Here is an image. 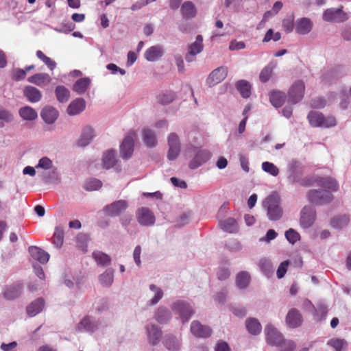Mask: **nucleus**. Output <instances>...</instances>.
<instances>
[{
  "label": "nucleus",
  "mask_w": 351,
  "mask_h": 351,
  "mask_svg": "<svg viewBox=\"0 0 351 351\" xmlns=\"http://www.w3.org/2000/svg\"><path fill=\"white\" fill-rule=\"evenodd\" d=\"M267 210V216L271 221H277L282 216V209L280 205V198L276 194L267 196L263 202Z\"/></svg>",
  "instance_id": "obj_1"
},
{
  "label": "nucleus",
  "mask_w": 351,
  "mask_h": 351,
  "mask_svg": "<svg viewBox=\"0 0 351 351\" xmlns=\"http://www.w3.org/2000/svg\"><path fill=\"white\" fill-rule=\"evenodd\" d=\"M308 119L313 127L330 128L337 124L335 117H324L322 113L318 112H311L308 115Z\"/></svg>",
  "instance_id": "obj_2"
},
{
  "label": "nucleus",
  "mask_w": 351,
  "mask_h": 351,
  "mask_svg": "<svg viewBox=\"0 0 351 351\" xmlns=\"http://www.w3.org/2000/svg\"><path fill=\"white\" fill-rule=\"evenodd\" d=\"M306 196L309 202L317 205L328 204L334 197L330 191L315 189L308 191Z\"/></svg>",
  "instance_id": "obj_3"
},
{
  "label": "nucleus",
  "mask_w": 351,
  "mask_h": 351,
  "mask_svg": "<svg viewBox=\"0 0 351 351\" xmlns=\"http://www.w3.org/2000/svg\"><path fill=\"white\" fill-rule=\"evenodd\" d=\"M169 150L167 158L169 160H176L180 153V141L179 136L175 132H171L167 137Z\"/></svg>",
  "instance_id": "obj_4"
},
{
  "label": "nucleus",
  "mask_w": 351,
  "mask_h": 351,
  "mask_svg": "<svg viewBox=\"0 0 351 351\" xmlns=\"http://www.w3.org/2000/svg\"><path fill=\"white\" fill-rule=\"evenodd\" d=\"M171 308L175 313L179 315L183 322H187L194 313L189 304L180 300L173 302Z\"/></svg>",
  "instance_id": "obj_5"
},
{
  "label": "nucleus",
  "mask_w": 351,
  "mask_h": 351,
  "mask_svg": "<svg viewBox=\"0 0 351 351\" xmlns=\"http://www.w3.org/2000/svg\"><path fill=\"white\" fill-rule=\"evenodd\" d=\"M136 220L143 226H152L156 221V217L151 210L147 207L138 208L136 213Z\"/></svg>",
  "instance_id": "obj_6"
},
{
  "label": "nucleus",
  "mask_w": 351,
  "mask_h": 351,
  "mask_svg": "<svg viewBox=\"0 0 351 351\" xmlns=\"http://www.w3.org/2000/svg\"><path fill=\"white\" fill-rule=\"evenodd\" d=\"M136 137L134 132H130L123 140L120 145V155L123 159H128L133 154L134 138Z\"/></svg>",
  "instance_id": "obj_7"
},
{
  "label": "nucleus",
  "mask_w": 351,
  "mask_h": 351,
  "mask_svg": "<svg viewBox=\"0 0 351 351\" xmlns=\"http://www.w3.org/2000/svg\"><path fill=\"white\" fill-rule=\"evenodd\" d=\"M204 49L203 37L197 35L195 42L191 43L188 47V51L185 55V60L188 62L195 60V56L200 53Z\"/></svg>",
  "instance_id": "obj_8"
},
{
  "label": "nucleus",
  "mask_w": 351,
  "mask_h": 351,
  "mask_svg": "<svg viewBox=\"0 0 351 351\" xmlns=\"http://www.w3.org/2000/svg\"><path fill=\"white\" fill-rule=\"evenodd\" d=\"M348 18V14L340 8H330L323 14V19L328 22L341 23L346 21Z\"/></svg>",
  "instance_id": "obj_9"
},
{
  "label": "nucleus",
  "mask_w": 351,
  "mask_h": 351,
  "mask_svg": "<svg viewBox=\"0 0 351 351\" xmlns=\"http://www.w3.org/2000/svg\"><path fill=\"white\" fill-rule=\"evenodd\" d=\"M305 90L304 83L301 80L295 82L289 90V99L295 104L300 101L304 97Z\"/></svg>",
  "instance_id": "obj_10"
},
{
  "label": "nucleus",
  "mask_w": 351,
  "mask_h": 351,
  "mask_svg": "<svg viewBox=\"0 0 351 351\" xmlns=\"http://www.w3.org/2000/svg\"><path fill=\"white\" fill-rule=\"evenodd\" d=\"M128 207V201L120 199L107 205L104 210L108 215L110 217H117L125 211Z\"/></svg>",
  "instance_id": "obj_11"
},
{
  "label": "nucleus",
  "mask_w": 351,
  "mask_h": 351,
  "mask_svg": "<svg viewBox=\"0 0 351 351\" xmlns=\"http://www.w3.org/2000/svg\"><path fill=\"white\" fill-rule=\"evenodd\" d=\"M315 210L311 206H304L300 213V225L304 228H310L315 222Z\"/></svg>",
  "instance_id": "obj_12"
},
{
  "label": "nucleus",
  "mask_w": 351,
  "mask_h": 351,
  "mask_svg": "<svg viewBox=\"0 0 351 351\" xmlns=\"http://www.w3.org/2000/svg\"><path fill=\"white\" fill-rule=\"evenodd\" d=\"M228 75V68L226 66H220L213 70L208 78L206 83L209 86H213L222 82Z\"/></svg>",
  "instance_id": "obj_13"
},
{
  "label": "nucleus",
  "mask_w": 351,
  "mask_h": 351,
  "mask_svg": "<svg viewBox=\"0 0 351 351\" xmlns=\"http://www.w3.org/2000/svg\"><path fill=\"white\" fill-rule=\"evenodd\" d=\"M265 334L267 343L276 346L279 345L282 341V334L271 324H267L265 328Z\"/></svg>",
  "instance_id": "obj_14"
},
{
  "label": "nucleus",
  "mask_w": 351,
  "mask_h": 351,
  "mask_svg": "<svg viewBox=\"0 0 351 351\" xmlns=\"http://www.w3.org/2000/svg\"><path fill=\"white\" fill-rule=\"evenodd\" d=\"M212 154L208 149L198 150L193 158L190 161L189 167L191 169H197L200 167L211 158Z\"/></svg>",
  "instance_id": "obj_15"
},
{
  "label": "nucleus",
  "mask_w": 351,
  "mask_h": 351,
  "mask_svg": "<svg viewBox=\"0 0 351 351\" xmlns=\"http://www.w3.org/2000/svg\"><path fill=\"white\" fill-rule=\"evenodd\" d=\"M313 25V22L308 18H300L295 21V30L298 34L306 35L312 30Z\"/></svg>",
  "instance_id": "obj_16"
},
{
  "label": "nucleus",
  "mask_w": 351,
  "mask_h": 351,
  "mask_svg": "<svg viewBox=\"0 0 351 351\" xmlns=\"http://www.w3.org/2000/svg\"><path fill=\"white\" fill-rule=\"evenodd\" d=\"M164 54V48L157 45L149 47L144 53L145 58L149 62H155L159 60Z\"/></svg>",
  "instance_id": "obj_17"
},
{
  "label": "nucleus",
  "mask_w": 351,
  "mask_h": 351,
  "mask_svg": "<svg viewBox=\"0 0 351 351\" xmlns=\"http://www.w3.org/2000/svg\"><path fill=\"white\" fill-rule=\"evenodd\" d=\"M101 167L104 169H109L113 167L117 162L116 151L108 149L103 152L101 156Z\"/></svg>",
  "instance_id": "obj_18"
},
{
  "label": "nucleus",
  "mask_w": 351,
  "mask_h": 351,
  "mask_svg": "<svg viewBox=\"0 0 351 351\" xmlns=\"http://www.w3.org/2000/svg\"><path fill=\"white\" fill-rule=\"evenodd\" d=\"M95 136V130L91 127H85L80 134L77 144L80 147H86L89 145Z\"/></svg>",
  "instance_id": "obj_19"
},
{
  "label": "nucleus",
  "mask_w": 351,
  "mask_h": 351,
  "mask_svg": "<svg viewBox=\"0 0 351 351\" xmlns=\"http://www.w3.org/2000/svg\"><path fill=\"white\" fill-rule=\"evenodd\" d=\"M85 108V100L83 98H77L69 104L66 112L69 115L75 116L83 112Z\"/></svg>",
  "instance_id": "obj_20"
},
{
  "label": "nucleus",
  "mask_w": 351,
  "mask_h": 351,
  "mask_svg": "<svg viewBox=\"0 0 351 351\" xmlns=\"http://www.w3.org/2000/svg\"><path fill=\"white\" fill-rule=\"evenodd\" d=\"M52 79L51 76L46 73H39L28 77L27 81L29 83L36 84L40 87L49 85Z\"/></svg>",
  "instance_id": "obj_21"
},
{
  "label": "nucleus",
  "mask_w": 351,
  "mask_h": 351,
  "mask_svg": "<svg viewBox=\"0 0 351 351\" xmlns=\"http://www.w3.org/2000/svg\"><path fill=\"white\" fill-rule=\"evenodd\" d=\"M191 331L197 337H208L211 335V329L208 326L202 325L197 321L191 323Z\"/></svg>",
  "instance_id": "obj_22"
},
{
  "label": "nucleus",
  "mask_w": 351,
  "mask_h": 351,
  "mask_svg": "<svg viewBox=\"0 0 351 351\" xmlns=\"http://www.w3.org/2000/svg\"><path fill=\"white\" fill-rule=\"evenodd\" d=\"M58 110L50 106H45L41 111L40 116L47 124L53 123L58 117Z\"/></svg>",
  "instance_id": "obj_23"
},
{
  "label": "nucleus",
  "mask_w": 351,
  "mask_h": 351,
  "mask_svg": "<svg viewBox=\"0 0 351 351\" xmlns=\"http://www.w3.org/2000/svg\"><path fill=\"white\" fill-rule=\"evenodd\" d=\"M315 182L318 186L328 189L330 193L339 189L337 180L331 177L318 178Z\"/></svg>",
  "instance_id": "obj_24"
},
{
  "label": "nucleus",
  "mask_w": 351,
  "mask_h": 351,
  "mask_svg": "<svg viewBox=\"0 0 351 351\" xmlns=\"http://www.w3.org/2000/svg\"><path fill=\"white\" fill-rule=\"evenodd\" d=\"M286 322L289 327L296 328L301 325L302 318L297 309L292 308L287 313Z\"/></svg>",
  "instance_id": "obj_25"
},
{
  "label": "nucleus",
  "mask_w": 351,
  "mask_h": 351,
  "mask_svg": "<svg viewBox=\"0 0 351 351\" xmlns=\"http://www.w3.org/2000/svg\"><path fill=\"white\" fill-rule=\"evenodd\" d=\"M29 252L31 256L42 264L47 263L49 258V254L36 246H30Z\"/></svg>",
  "instance_id": "obj_26"
},
{
  "label": "nucleus",
  "mask_w": 351,
  "mask_h": 351,
  "mask_svg": "<svg viewBox=\"0 0 351 351\" xmlns=\"http://www.w3.org/2000/svg\"><path fill=\"white\" fill-rule=\"evenodd\" d=\"M146 331L149 342L152 346L156 345L161 337V332L159 328L156 325L150 324L147 325Z\"/></svg>",
  "instance_id": "obj_27"
},
{
  "label": "nucleus",
  "mask_w": 351,
  "mask_h": 351,
  "mask_svg": "<svg viewBox=\"0 0 351 351\" xmlns=\"http://www.w3.org/2000/svg\"><path fill=\"white\" fill-rule=\"evenodd\" d=\"M24 95L32 103L38 102L42 98L41 92L36 87L27 86L24 88Z\"/></svg>",
  "instance_id": "obj_28"
},
{
  "label": "nucleus",
  "mask_w": 351,
  "mask_h": 351,
  "mask_svg": "<svg viewBox=\"0 0 351 351\" xmlns=\"http://www.w3.org/2000/svg\"><path fill=\"white\" fill-rule=\"evenodd\" d=\"M45 306L43 298H37L27 306V313L29 316L34 317L38 314Z\"/></svg>",
  "instance_id": "obj_29"
},
{
  "label": "nucleus",
  "mask_w": 351,
  "mask_h": 351,
  "mask_svg": "<svg viewBox=\"0 0 351 351\" xmlns=\"http://www.w3.org/2000/svg\"><path fill=\"white\" fill-rule=\"evenodd\" d=\"M149 290L152 293V295L150 299L147 302V305L154 306L158 304L163 297V291L160 287L155 285H151L149 286Z\"/></svg>",
  "instance_id": "obj_30"
},
{
  "label": "nucleus",
  "mask_w": 351,
  "mask_h": 351,
  "mask_svg": "<svg viewBox=\"0 0 351 351\" xmlns=\"http://www.w3.org/2000/svg\"><path fill=\"white\" fill-rule=\"evenodd\" d=\"M154 317L160 324H166L171 318L169 310L165 306L158 307L155 311Z\"/></svg>",
  "instance_id": "obj_31"
},
{
  "label": "nucleus",
  "mask_w": 351,
  "mask_h": 351,
  "mask_svg": "<svg viewBox=\"0 0 351 351\" xmlns=\"http://www.w3.org/2000/svg\"><path fill=\"white\" fill-rule=\"evenodd\" d=\"M96 324L90 320L89 317H84L76 327V330L79 332H93L96 329Z\"/></svg>",
  "instance_id": "obj_32"
},
{
  "label": "nucleus",
  "mask_w": 351,
  "mask_h": 351,
  "mask_svg": "<svg viewBox=\"0 0 351 351\" xmlns=\"http://www.w3.org/2000/svg\"><path fill=\"white\" fill-rule=\"evenodd\" d=\"M19 114L23 120L34 121L38 117L37 112L30 106H24L19 110Z\"/></svg>",
  "instance_id": "obj_33"
},
{
  "label": "nucleus",
  "mask_w": 351,
  "mask_h": 351,
  "mask_svg": "<svg viewBox=\"0 0 351 351\" xmlns=\"http://www.w3.org/2000/svg\"><path fill=\"white\" fill-rule=\"evenodd\" d=\"M143 139L147 147H153L157 144L155 132L150 128H145L143 130Z\"/></svg>",
  "instance_id": "obj_34"
},
{
  "label": "nucleus",
  "mask_w": 351,
  "mask_h": 351,
  "mask_svg": "<svg viewBox=\"0 0 351 351\" xmlns=\"http://www.w3.org/2000/svg\"><path fill=\"white\" fill-rule=\"evenodd\" d=\"M277 62L275 60H272L267 65H266L261 71L259 75V80L262 82H267L272 73L274 69L276 67Z\"/></svg>",
  "instance_id": "obj_35"
},
{
  "label": "nucleus",
  "mask_w": 351,
  "mask_h": 351,
  "mask_svg": "<svg viewBox=\"0 0 351 351\" xmlns=\"http://www.w3.org/2000/svg\"><path fill=\"white\" fill-rule=\"evenodd\" d=\"M250 275L247 271H241L236 276L235 283L240 289H246L250 282Z\"/></svg>",
  "instance_id": "obj_36"
},
{
  "label": "nucleus",
  "mask_w": 351,
  "mask_h": 351,
  "mask_svg": "<svg viewBox=\"0 0 351 351\" xmlns=\"http://www.w3.org/2000/svg\"><path fill=\"white\" fill-rule=\"evenodd\" d=\"M269 99L274 107L279 108L285 101L286 95L281 91L273 90L269 93Z\"/></svg>",
  "instance_id": "obj_37"
},
{
  "label": "nucleus",
  "mask_w": 351,
  "mask_h": 351,
  "mask_svg": "<svg viewBox=\"0 0 351 351\" xmlns=\"http://www.w3.org/2000/svg\"><path fill=\"white\" fill-rule=\"evenodd\" d=\"M90 84V80L88 77L80 78L74 84L73 90L78 95H82L89 88Z\"/></svg>",
  "instance_id": "obj_38"
},
{
  "label": "nucleus",
  "mask_w": 351,
  "mask_h": 351,
  "mask_svg": "<svg viewBox=\"0 0 351 351\" xmlns=\"http://www.w3.org/2000/svg\"><path fill=\"white\" fill-rule=\"evenodd\" d=\"M245 326L248 332L252 335H258L261 332L262 326L257 319L249 318L245 321Z\"/></svg>",
  "instance_id": "obj_39"
},
{
  "label": "nucleus",
  "mask_w": 351,
  "mask_h": 351,
  "mask_svg": "<svg viewBox=\"0 0 351 351\" xmlns=\"http://www.w3.org/2000/svg\"><path fill=\"white\" fill-rule=\"evenodd\" d=\"M22 293V286L21 285H12L4 291L3 295L8 300H14L18 298Z\"/></svg>",
  "instance_id": "obj_40"
},
{
  "label": "nucleus",
  "mask_w": 351,
  "mask_h": 351,
  "mask_svg": "<svg viewBox=\"0 0 351 351\" xmlns=\"http://www.w3.org/2000/svg\"><path fill=\"white\" fill-rule=\"evenodd\" d=\"M221 228L227 232L233 233L237 231L238 226L237 221L233 218H228L219 222Z\"/></svg>",
  "instance_id": "obj_41"
},
{
  "label": "nucleus",
  "mask_w": 351,
  "mask_h": 351,
  "mask_svg": "<svg viewBox=\"0 0 351 351\" xmlns=\"http://www.w3.org/2000/svg\"><path fill=\"white\" fill-rule=\"evenodd\" d=\"M163 343L169 351H179L180 341L173 336H167L165 338Z\"/></svg>",
  "instance_id": "obj_42"
},
{
  "label": "nucleus",
  "mask_w": 351,
  "mask_h": 351,
  "mask_svg": "<svg viewBox=\"0 0 351 351\" xmlns=\"http://www.w3.org/2000/svg\"><path fill=\"white\" fill-rule=\"evenodd\" d=\"M327 345L332 348L335 351H344L348 344L343 339L332 338L327 341Z\"/></svg>",
  "instance_id": "obj_43"
},
{
  "label": "nucleus",
  "mask_w": 351,
  "mask_h": 351,
  "mask_svg": "<svg viewBox=\"0 0 351 351\" xmlns=\"http://www.w3.org/2000/svg\"><path fill=\"white\" fill-rule=\"evenodd\" d=\"M55 93L57 99L61 103L66 102L70 98V91L64 86H58L56 88Z\"/></svg>",
  "instance_id": "obj_44"
},
{
  "label": "nucleus",
  "mask_w": 351,
  "mask_h": 351,
  "mask_svg": "<svg viewBox=\"0 0 351 351\" xmlns=\"http://www.w3.org/2000/svg\"><path fill=\"white\" fill-rule=\"evenodd\" d=\"M306 303L311 306L313 314L317 317L318 319L321 320L326 317L328 313V308L326 306L320 304L315 308L310 301L307 300Z\"/></svg>",
  "instance_id": "obj_45"
},
{
  "label": "nucleus",
  "mask_w": 351,
  "mask_h": 351,
  "mask_svg": "<svg viewBox=\"0 0 351 351\" xmlns=\"http://www.w3.org/2000/svg\"><path fill=\"white\" fill-rule=\"evenodd\" d=\"M181 12L183 16L186 18H193L196 15V9L191 1H186L182 4Z\"/></svg>",
  "instance_id": "obj_46"
},
{
  "label": "nucleus",
  "mask_w": 351,
  "mask_h": 351,
  "mask_svg": "<svg viewBox=\"0 0 351 351\" xmlns=\"http://www.w3.org/2000/svg\"><path fill=\"white\" fill-rule=\"evenodd\" d=\"M349 217L346 215H341L333 218L330 222L332 228L335 229H342L346 227L349 223Z\"/></svg>",
  "instance_id": "obj_47"
},
{
  "label": "nucleus",
  "mask_w": 351,
  "mask_h": 351,
  "mask_svg": "<svg viewBox=\"0 0 351 351\" xmlns=\"http://www.w3.org/2000/svg\"><path fill=\"white\" fill-rule=\"evenodd\" d=\"M13 119L14 117L10 111L0 107V128H3L6 123L12 122Z\"/></svg>",
  "instance_id": "obj_48"
},
{
  "label": "nucleus",
  "mask_w": 351,
  "mask_h": 351,
  "mask_svg": "<svg viewBox=\"0 0 351 351\" xmlns=\"http://www.w3.org/2000/svg\"><path fill=\"white\" fill-rule=\"evenodd\" d=\"M93 257L97 264L103 266L108 265L111 262L110 256L100 251L94 252L93 253Z\"/></svg>",
  "instance_id": "obj_49"
},
{
  "label": "nucleus",
  "mask_w": 351,
  "mask_h": 351,
  "mask_svg": "<svg viewBox=\"0 0 351 351\" xmlns=\"http://www.w3.org/2000/svg\"><path fill=\"white\" fill-rule=\"evenodd\" d=\"M114 271L112 269H108L99 276V281L105 287L110 286L113 282Z\"/></svg>",
  "instance_id": "obj_50"
},
{
  "label": "nucleus",
  "mask_w": 351,
  "mask_h": 351,
  "mask_svg": "<svg viewBox=\"0 0 351 351\" xmlns=\"http://www.w3.org/2000/svg\"><path fill=\"white\" fill-rule=\"evenodd\" d=\"M237 88L244 98H247L251 94L250 85L245 80H240L237 83Z\"/></svg>",
  "instance_id": "obj_51"
},
{
  "label": "nucleus",
  "mask_w": 351,
  "mask_h": 351,
  "mask_svg": "<svg viewBox=\"0 0 351 351\" xmlns=\"http://www.w3.org/2000/svg\"><path fill=\"white\" fill-rule=\"evenodd\" d=\"M64 241V231L62 228L57 227L55 229V232L53 237V245L60 248L62 244Z\"/></svg>",
  "instance_id": "obj_52"
},
{
  "label": "nucleus",
  "mask_w": 351,
  "mask_h": 351,
  "mask_svg": "<svg viewBox=\"0 0 351 351\" xmlns=\"http://www.w3.org/2000/svg\"><path fill=\"white\" fill-rule=\"evenodd\" d=\"M261 166L264 171L269 173L273 176H277L279 173L278 168L274 163L269 162H263Z\"/></svg>",
  "instance_id": "obj_53"
},
{
  "label": "nucleus",
  "mask_w": 351,
  "mask_h": 351,
  "mask_svg": "<svg viewBox=\"0 0 351 351\" xmlns=\"http://www.w3.org/2000/svg\"><path fill=\"white\" fill-rule=\"evenodd\" d=\"M282 28L287 34H289L293 32L295 28L293 16H290L282 21Z\"/></svg>",
  "instance_id": "obj_54"
},
{
  "label": "nucleus",
  "mask_w": 351,
  "mask_h": 351,
  "mask_svg": "<svg viewBox=\"0 0 351 351\" xmlns=\"http://www.w3.org/2000/svg\"><path fill=\"white\" fill-rule=\"evenodd\" d=\"M276 346L278 347L280 351H293L295 349L296 345L293 341L285 340L282 338L280 344L276 345Z\"/></svg>",
  "instance_id": "obj_55"
},
{
  "label": "nucleus",
  "mask_w": 351,
  "mask_h": 351,
  "mask_svg": "<svg viewBox=\"0 0 351 351\" xmlns=\"http://www.w3.org/2000/svg\"><path fill=\"white\" fill-rule=\"evenodd\" d=\"M176 98V94L173 92L165 93L160 95L158 97V101L162 104L167 105L172 102Z\"/></svg>",
  "instance_id": "obj_56"
},
{
  "label": "nucleus",
  "mask_w": 351,
  "mask_h": 351,
  "mask_svg": "<svg viewBox=\"0 0 351 351\" xmlns=\"http://www.w3.org/2000/svg\"><path fill=\"white\" fill-rule=\"evenodd\" d=\"M102 183L97 179L90 180L85 183L84 188L88 191H94L100 189Z\"/></svg>",
  "instance_id": "obj_57"
},
{
  "label": "nucleus",
  "mask_w": 351,
  "mask_h": 351,
  "mask_svg": "<svg viewBox=\"0 0 351 351\" xmlns=\"http://www.w3.org/2000/svg\"><path fill=\"white\" fill-rule=\"evenodd\" d=\"M339 75L335 71H329L326 72L322 76V80L326 84H330L333 82V80H337L339 77Z\"/></svg>",
  "instance_id": "obj_58"
},
{
  "label": "nucleus",
  "mask_w": 351,
  "mask_h": 351,
  "mask_svg": "<svg viewBox=\"0 0 351 351\" xmlns=\"http://www.w3.org/2000/svg\"><path fill=\"white\" fill-rule=\"evenodd\" d=\"M285 237L289 243L294 244L300 239V234L293 229L290 228L286 231Z\"/></svg>",
  "instance_id": "obj_59"
},
{
  "label": "nucleus",
  "mask_w": 351,
  "mask_h": 351,
  "mask_svg": "<svg viewBox=\"0 0 351 351\" xmlns=\"http://www.w3.org/2000/svg\"><path fill=\"white\" fill-rule=\"evenodd\" d=\"M53 167L52 161L47 157H43L38 161V165H36V168L43 169L45 170H48L51 169Z\"/></svg>",
  "instance_id": "obj_60"
},
{
  "label": "nucleus",
  "mask_w": 351,
  "mask_h": 351,
  "mask_svg": "<svg viewBox=\"0 0 351 351\" xmlns=\"http://www.w3.org/2000/svg\"><path fill=\"white\" fill-rule=\"evenodd\" d=\"M226 247L232 252H239L242 249L241 244L236 239L228 241L226 243Z\"/></svg>",
  "instance_id": "obj_61"
},
{
  "label": "nucleus",
  "mask_w": 351,
  "mask_h": 351,
  "mask_svg": "<svg viewBox=\"0 0 351 351\" xmlns=\"http://www.w3.org/2000/svg\"><path fill=\"white\" fill-rule=\"evenodd\" d=\"M289 265V261H285L280 264V265L277 269V272H276L277 277L278 278L280 279L285 276Z\"/></svg>",
  "instance_id": "obj_62"
},
{
  "label": "nucleus",
  "mask_w": 351,
  "mask_h": 351,
  "mask_svg": "<svg viewBox=\"0 0 351 351\" xmlns=\"http://www.w3.org/2000/svg\"><path fill=\"white\" fill-rule=\"evenodd\" d=\"M106 69L109 71H110L112 75H116L117 73H119L121 75H124L126 73V71L119 67L117 65H116L114 63H110L106 65Z\"/></svg>",
  "instance_id": "obj_63"
},
{
  "label": "nucleus",
  "mask_w": 351,
  "mask_h": 351,
  "mask_svg": "<svg viewBox=\"0 0 351 351\" xmlns=\"http://www.w3.org/2000/svg\"><path fill=\"white\" fill-rule=\"evenodd\" d=\"M215 351H231V349L226 342L221 341L216 344Z\"/></svg>",
  "instance_id": "obj_64"
}]
</instances>
